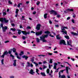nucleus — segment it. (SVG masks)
<instances>
[{"label": "nucleus", "instance_id": "20", "mask_svg": "<svg viewBox=\"0 0 78 78\" xmlns=\"http://www.w3.org/2000/svg\"><path fill=\"white\" fill-rule=\"evenodd\" d=\"M48 15V14L47 13H46V14H45L44 15V19H47V15Z\"/></svg>", "mask_w": 78, "mask_h": 78}, {"label": "nucleus", "instance_id": "51", "mask_svg": "<svg viewBox=\"0 0 78 78\" xmlns=\"http://www.w3.org/2000/svg\"><path fill=\"white\" fill-rule=\"evenodd\" d=\"M56 67H57L56 66H55L54 65V67L53 68L54 69H55V70H56Z\"/></svg>", "mask_w": 78, "mask_h": 78}, {"label": "nucleus", "instance_id": "48", "mask_svg": "<svg viewBox=\"0 0 78 78\" xmlns=\"http://www.w3.org/2000/svg\"><path fill=\"white\" fill-rule=\"evenodd\" d=\"M37 5H39L40 4V2L39 1L37 2V3H36Z\"/></svg>", "mask_w": 78, "mask_h": 78}, {"label": "nucleus", "instance_id": "31", "mask_svg": "<svg viewBox=\"0 0 78 78\" xmlns=\"http://www.w3.org/2000/svg\"><path fill=\"white\" fill-rule=\"evenodd\" d=\"M34 64L35 65L36 67H37V66H39V64H38V63H37L36 62H34Z\"/></svg>", "mask_w": 78, "mask_h": 78}, {"label": "nucleus", "instance_id": "22", "mask_svg": "<svg viewBox=\"0 0 78 78\" xmlns=\"http://www.w3.org/2000/svg\"><path fill=\"white\" fill-rule=\"evenodd\" d=\"M4 21L5 23H8L9 20H6V19L5 18H4Z\"/></svg>", "mask_w": 78, "mask_h": 78}, {"label": "nucleus", "instance_id": "9", "mask_svg": "<svg viewBox=\"0 0 78 78\" xmlns=\"http://www.w3.org/2000/svg\"><path fill=\"white\" fill-rule=\"evenodd\" d=\"M72 40H69V41H68L67 42V44L68 45H70V46H71V47H72V45H71L72 44Z\"/></svg>", "mask_w": 78, "mask_h": 78}, {"label": "nucleus", "instance_id": "35", "mask_svg": "<svg viewBox=\"0 0 78 78\" xmlns=\"http://www.w3.org/2000/svg\"><path fill=\"white\" fill-rule=\"evenodd\" d=\"M3 61H4V59H2L1 61L2 64V65H3V64H4V63H3Z\"/></svg>", "mask_w": 78, "mask_h": 78}, {"label": "nucleus", "instance_id": "19", "mask_svg": "<svg viewBox=\"0 0 78 78\" xmlns=\"http://www.w3.org/2000/svg\"><path fill=\"white\" fill-rule=\"evenodd\" d=\"M13 61L14 63H13V65L14 66H16V60H14Z\"/></svg>", "mask_w": 78, "mask_h": 78}, {"label": "nucleus", "instance_id": "3", "mask_svg": "<svg viewBox=\"0 0 78 78\" xmlns=\"http://www.w3.org/2000/svg\"><path fill=\"white\" fill-rule=\"evenodd\" d=\"M22 33L23 34V35H25L26 36H27V34H30V31H29L27 32V31H22Z\"/></svg>", "mask_w": 78, "mask_h": 78}, {"label": "nucleus", "instance_id": "59", "mask_svg": "<svg viewBox=\"0 0 78 78\" xmlns=\"http://www.w3.org/2000/svg\"><path fill=\"white\" fill-rule=\"evenodd\" d=\"M30 33H34V34L35 32H34L33 30H32L30 32Z\"/></svg>", "mask_w": 78, "mask_h": 78}, {"label": "nucleus", "instance_id": "11", "mask_svg": "<svg viewBox=\"0 0 78 78\" xmlns=\"http://www.w3.org/2000/svg\"><path fill=\"white\" fill-rule=\"evenodd\" d=\"M2 31L3 32H5L6 31V30L8 29V27L7 26H5L4 27L2 28Z\"/></svg>", "mask_w": 78, "mask_h": 78}, {"label": "nucleus", "instance_id": "63", "mask_svg": "<svg viewBox=\"0 0 78 78\" xmlns=\"http://www.w3.org/2000/svg\"><path fill=\"white\" fill-rule=\"evenodd\" d=\"M20 28H23V27L22 26V25H20Z\"/></svg>", "mask_w": 78, "mask_h": 78}, {"label": "nucleus", "instance_id": "18", "mask_svg": "<svg viewBox=\"0 0 78 78\" xmlns=\"http://www.w3.org/2000/svg\"><path fill=\"white\" fill-rule=\"evenodd\" d=\"M20 53L19 54L20 56H22L23 55H24V51H21L20 52Z\"/></svg>", "mask_w": 78, "mask_h": 78}, {"label": "nucleus", "instance_id": "1", "mask_svg": "<svg viewBox=\"0 0 78 78\" xmlns=\"http://www.w3.org/2000/svg\"><path fill=\"white\" fill-rule=\"evenodd\" d=\"M63 28H61L62 31H61V33H63V34H66V35H67V32L64 28L65 29H68V28L67 27H62Z\"/></svg>", "mask_w": 78, "mask_h": 78}, {"label": "nucleus", "instance_id": "42", "mask_svg": "<svg viewBox=\"0 0 78 78\" xmlns=\"http://www.w3.org/2000/svg\"><path fill=\"white\" fill-rule=\"evenodd\" d=\"M61 78H64L65 77H66V76L64 75H62L61 76Z\"/></svg>", "mask_w": 78, "mask_h": 78}, {"label": "nucleus", "instance_id": "62", "mask_svg": "<svg viewBox=\"0 0 78 78\" xmlns=\"http://www.w3.org/2000/svg\"><path fill=\"white\" fill-rule=\"evenodd\" d=\"M9 42V41H5V43H8Z\"/></svg>", "mask_w": 78, "mask_h": 78}, {"label": "nucleus", "instance_id": "5", "mask_svg": "<svg viewBox=\"0 0 78 78\" xmlns=\"http://www.w3.org/2000/svg\"><path fill=\"white\" fill-rule=\"evenodd\" d=\"M63 44V45H66V41H65V40H62L60 41L59 44L60 45H62Z\"/></svg>", "mask_w": 78, "mask_h": 78}, {"label": "nucleus", "instance_id": "36", "mask_svg": "<svg viewBox=\"0 0 78 78\" xmlns=\"http://www.w3.org/2000/svg\"><path fill=\"white\" fill-rule=\"evenodd\" d=\"M8 3L9 4H10V5H12V2L10 0L9 1Z\"/></svg>", "mask_w": 78, "mask_h": 78}, {"label": "nucleus", "instance_id": "50", "mask_svg": "<svg viewBox=\"0 0 78 78\" xmlns=\"http://www.w3.org/2000/svg\"><path fill=\"white\" fill-rule=\"evenodd\" d=\"M22 39H23V40H25V39H26V37H25L24 36H23V37H22Z\"/></svg>", "mask_w": 78, "mask_h": 78}, {"label": "nucleus", "instance_id": "4", "mask_svg": "<svg viewBox=\"0 0 78 78\" xmlns=\"http://www.w3.org/2000/svg\"><path fill=\"white\" fill-rule=\"evenodd\" d=\"M48 34H45L43 36V37L41 36L40 37V40L42 41V40L45 39V37H48Z\"/></svg>", "mask_w": 78, "mask_h": 78}, {"label": "nucleus", "instance_id": "10", "mask_svg": "<svg viewBox=\"0 0 78 78\" xmlns=\"http://www.w3.org/2000/svg\"><path fill=\"white\" fill-rule=\"evenodd\" d=\"M69 69L70 70V68H69V67L66 66V73L67 74H69Z\"/></svg>", "mask_w": 78, "mask_h": 78}, {"label": "nucleus", "instance_id": "14", "mask_svg": "<svg viewBox=\"0 0 78 78\" xmlns=\"http://www.w3.org/2000/svg\"><path fill=\"white\" fill-rule=\"evenodd\" d=\"M66 11H69V12H73V11H74V10L73 9H68L66 10Z\"/></svg>", "mask_w": 78, "mask_h": 78}, {"label": "nucleus", "instance_id": "57", "mask_svg": "<svg viewBox=\"0 0 78 78\" xmlns=\"http://www.w3.org/2000/svg\"><path fill=\"white\" fill-rule=\"evenodd\" d=\"M38 72H39V69H36V73H37Z\"/></svg>", "mask_w": 78, "mask_h": 78}, {"label": "nucleus", "instance_id": "24", "mask_svg": "<svg viewBox=\"0 0 78 78\" xmlns=\"http://www.w3.org/2000/svg\"><path fill=\"white\" fill-rule=\"evenodd\" d=\"M12 51L13 53H16V49L14 48H13Z\"/></svg>", "mask_w": 78, "mask_h": 78}, {"label": "nucleus", "instance_id": "64", "mask_svg": "<svg viewBox=\"0 0 78 78\" xmlns=\"http://www.w3.org/2000/svg\"><path fill=\"white\" fill-rule=\"evenodd\" d=\"M49 23L50 24H51L52 23V22L51 21V20H49Z\"/></svg>", "mask_w": 78, "mask_h": 78}, {"label": "nucleus", "instance_id": "44", "mask_svg": "<svg viewBox=\"0 0 78 78\" xmlns=\"http://www.w3.org/2000/svg\"><path fill=\"white\" fill-rule=\"evenodd\" d=\"M41 41H43V42H47V41L45 39L42 40H41Z\"/></svg>", "mask_w": 78, "mask_h": 78}, {"label": "nucleus", "instance_id": "13", "mask_svg": "<svg viewBox=\"0 0 78 78\" xmlns=\"http://www.w3.org/2000/svg\"><path fill=\"white\" fill-rule=\"evenodd\" d=\"M31 74V75H33L34 73L35 72H34L33 69H31L29 72Z\"/></svg>", "mask_w": 78, "mask_h": 78}, {"label": "nucleus", "instance_id": "16", "mask_svg": "<svg viewBox=\"0 0 78 78\" xmlns=\"http://www.w3.org/2000/svg\"><path fill=\"white\" fill-rule=\"evenodd\" d=\"M4 20H5V18H0V22H4Z\"/></svg>", "mask_w": 78, "mask_h": 78}, {"label": "nucleus", "instance_id": "60", "mask_svg": "<svg viewBox=\"0 0 78 78\" xmlns=\"http://www.w3.org/2000/svg\"><path fill=\"white\" fill-rule=\"evenodd\" d=\"M31 28L30 26H28L27 27V29H31Z\"/></svg>", "mask_w": 78, "mask_h": 78}, {"label": "nucleus", "instance_id": "49", "mask_svg": "<svg viewBox=\"0 0 78 78\" xmlns=\"http://www.w3.org/2000/svg\"><path fill=\"white\" fill-rule=\"evenodd\" d=\"M57 18H59V17H61V15H60L58 14L57 16Z\"/></svg>", "mask_w": 78, "mask_h": 78}, {"label": "nucleus", "instance_id": "38", "mask_svg": "<svg viewBox=\"0 0 78 78\" xmlns=\"http://www.w3.org/2000/svg\"><path fill=\"white\" fill-rule=\"evenodd\" d=\"M59 69H60V68L59 67L58 68V69H57L56 70V71H55V73H57V72H58V70H59Z\"/></svg>", "mask_w": 78, "mask_h": 78}, {"label": "nucleus", "instance_id": "41", "mask_svg": "<svg viewBox=\"0 0 78 78\" xmlns=\"http://www.w3.org/2000/svg\"><path fill=\"white\" fill-rule=\"evenodd\" d=\"M27 64H28V65L27 66V67H30V63H29L28 62H27Z\"/></svg>", "mask_w": 78, "mask_h": 78}, {"label": "nucleus", "instance_id": "40", "mask_svg": "<svg viewBox=\"0 0 78 78\" xmlns=\"http://www.w3.org/2000/svg\"><path fill=\"white\" fill-rule=\"evenodd\" d=\"M46 68H47V66H46L45 65L43 66V70H44V69H46Z\"/></svg>", "mask_w": 78, "mask_h": 78}, {"label": "nucleus", "instance_id": "27", "mask_svg": "<svg viewBox=\"0 0 78 78\" xmlns=\"http://www.w3.org/2000/svg\"><path fill=\"white\" fill-rule=\"evenodd\" d=\"M21 32L22 33V31L20 30H18V34H21Z\"/></svg>", "mask_w": 78, "mask_h": 78}, {"label": "nucleus", "instance_id": "8", "mask_svg": "<svg viewBox=\"0 0 78 78\" xmlns=\"http://www.w3.org/2000/svg\"><path fill=\"white\" fill-rule=\"evenodd\" d=\"M41 25L40 24H38L37 26V27H36V29L37 30H40V28H41Z\"/></svg>", "mask_w": 78, "mask_h": 78}, {"label": "nucleus", "instance_id": "37", "mask_svg": "<svg viewBox=\"0 0 78 78\" xmlns=\"http://www.w3.org/2000/svg\"><path fill=\"white\" fill-rule=\"evenodd\" d=\"M22 3H19V4H18L17 5V7L18 8H19V7H20V5H22Z\"/></svg>", "mask_w": 78, "mask_h": 78}, {"label": "nucleus", "instance_id": "23", "mask_svg": "<svg viewBox=\"0 0 78 78\" xmlns=\"http://www.w3.org/2000/svg\"><path fill=\"white\" fill-rule=\"evenodd\" d=\"M44 33L45 34H50V31H45Z\"/></svg>", "mask_w": 78, "mask_h": 78}, {"label": "nucleus", "instance_id": "25", "mask_svg": "<svg viewBox=\"0 0 78 78\" xmlns=\"http://www.w3.org/2000/svg\"><path fill=\"white\" fill-rule=\"evenodd\" d=\"M19 9H16V11L15 12L16 14H18L19 13Z\"/></svg>", "mask_w": 78, "mask_h": 78}, {"label": "nucleus", "instance_id": "21", "mask_svg": "<svg viewBox=\"0 0 78 78\" xmlns=\"http://www.w3.org/2000/svg\"><path fill=\"white\" fill-rule=\"evenodd\" d=\"M41 75H42V76H46V75H45V73H42L41 72Z\"/></svg>", "mask_w": 78, "mask_h": 78}, {"label": "nucleus", "instance_id": "17", "mask_svg": "<svg viewBox=\"0 0 78 78\" xmlns=\"http://www.w3.org/2000/svg\"><path fill=\"white\" fill-rule=\"evenodd\" d=\"M71 34H73V35H74V36H77V35H78V33L77 34L75 32H72Z\"/></svg>", "mask_w": 78, "mask_h": 78}, {"label": "nucleus", "instance_id": "29", "mask_svg": "<svg viewBox=\"0 0 78 78\" xmlns=\"http://www.w3.org/2000/svg\"><path fill=\"white\" fill-rule=\"evenodd\" d=\"M10 57H12L13 59H14V55L11 54L10 55Z\"/></svg>", "mask_w": 78, "mask_h": 78}, {"label": "nucleus", "instance_id": "26", "mask_svg": "<svg viewBox=\"0 0 78 78\" xmlns=\"http://www.w3.org/2000/svg\"><path fill=\"white\" fill-rule=\"evenodd\" d=\"M65 38L66 39H69L70 38H69V37L68 35H65Z\"/></svg>", "mask_w": 78, "mask_h": 78}, {"label": "nucleus", "instance_id": "34", "mask_svg": "<svg viewBox=\"0 0 78 78\" xmlns=\"http://www.w3.org/2000/svg\"><path fill=\"white\" fill-rule=\"evenodd\" d=\"M16 29L14 28V29L13 28H11V30H12L13 31H16Z\"/></svg>", "mask_w": 78, "mask_h": 78}, {"label": "nucleus", "instance_id": "56", "mask_svg": "<svg viewBox=\"0 0 78 78\" xmlns=\"http://www.w3.org/2000/svg\"><path fill=\"white\" fill-rule=\"evenodd\" d=\"M1 26L2 27V28H3L4 27H3V24L2 23L1 24Z\"/></svg>", "mask_w": 78, "mask_h": 78}, {"label": "nucleus", "instance_id": "30", "mask_svg": "<svg viewBox=\"0 0 78 78\" xmlns=\"http://www.w3.org/2000/svg\"><path fill=\"white\" fill-rule=\"evenodd\" d=\"M34 57H32V58H31V60H30V61H31V62H34Z\"/></svg>", "mask_w": 78, "mask_h": 78}, {"label": "nucleus", "instance_id": "15", "mask_svg": "<svg viewBox=\"0 0 78 78\" xmlns=\"http://www.w3.org/2000/svg\"><path fill=\"white\" fill-rule=\"evenodd\" d=\"M56 38L58 40H60L61 39V37H59V35H57L56 36Z\"/></svg>", "mask_w": 78, "mask_h": 78}, {"label": "nucleus", "instance_id": "61", "mask_svg": "<svg viewBox=\"0 0 78 78\" xmlns=\"http://www.w3.org/2000/svg\"><path fill=\"white\" fill-rule=\"evenodd\" d=\"M58 65V63H54V66H56Z\"/></svg>", "mask_w": 78, "mask_h": 78}, {"label": "nucleus", "instance_id": "12", "mask_svg": "<svg viewBox=\"0 0 78 78\" xmlns=\"http://www.w3.org/2000/svg\"><path fill=\"white\" fill-rule=\"evenodd\" d=\"M22 58H25V60H27V59H28V58H29V57L25 55H24L22 56Z\"/></svg>", "mask_w": 78, "mask_h": 78}, {"label": "nucleus", "instance_id": "47", "mask_svg": "<svg viewBox=\"0 0 78 78\" xmlns=\"http://www.w3.org/2000/svg\"><path fill=\"white\" fill-rule=\"evenodd\" d=\"M16 58L19 59H21V58L18 56H16Z\"/></svg>", "mask_w": 78, "mask_h": 78}, {"label": "nucleus", "instance_id": "43", "mask_svg": "<svg viewBox=\"0 0 78 78\" xmlns=\"http://www.w3.org/2000/svg\"><path fill=\"white\" fill-rule=\"evenodd\" d=\"M58 74H59V78H61V71H60L59 72Z\"/></svg>", "mask_w": 78, "mask_h": 78}, {"label": "nucleus", "instance_id": "55", "mask_svg": "<svg viewBox=\"0 0 78 78\" xmlns=\"http://www.w3.org/2000/svg\"><path fill=\"white\" fill-rule=\"evenodd\" d=\"M43 62V64H44L46 63L47 64V62L46 61H44Z\"/></svg>", "mask_w": 78, "mask_h": 78}, {"label": "nucleus", "instance_id": "52", "mask_svg": "<svg viewBox=\"0 0 78 78\" xmlns=\"http://www.w3.org/2000/svg\"><path fill=\"white\" fill-rule=\"evenodd\" d=\"M55 26L56 28H59V25H55Z\"/></svg>", "mask_w": 78, "mask_h": 78}, {"label": "nucleus", "instance_id": "45", "mask_svg": "<svg viewBox=\"0 0 78 78\" xmlns=\"http://www.w3.org/2000/svg\"><path fill=\"white\" fill-rule=\"evenodd\" d=\"M66 70V69H63V70H60V71L61 72V73H63V72H64V71H65V70Z\"/></svg>", "mask_w": 78, "mask_h": 78}, {"label": "nucleus", "instance_id": "33", "mask_svg": "<svg viewBox=\"0 0 78 78\" xmlns=\"http://www.w3.org/2000/svg\"><path fill=\"white\" fill-rule=\"evenodd\" d=\"M73 18H75L76 17V15H75V14L74 13H73Z\"/></svg>", "mask_w": 78, "mask_h": 78}, {"label": "nucleus", "instance_id": "54", "mask_svg": "<svg viewBox=\"0 0 78 78\" xmlns=\"http://www.w3.org/2000/svg\"><path fill=\"white\" fill-rule=\"evenodd\" d=\"M71 22H72L73 23H75V21L74 20H73V19L72 20H71Z\"/></svg>", "mask_w": 78, "mask_h": 78}, {"label": "nucleus", "instance_id": "46", "mask_svg": "<svg viewBox=\"0 0 78 78\" xmlns=\"http://www.w3.org/2000/svg\"><path fill=\"white\" fill-rule=\"evenodd\" d=\"M6 13L5 12H3V16H6Z\"/></svg>", "mask_w": 78, "mask_h": 78}, {"label": "nucleus", "instance_id": "39", "mask_svg": "<svg viewBox=\"0 0 78 78\" xmlns=\"http://www.w3.org/2000/svg\"><path fill=\"white\" fill-rule=\"evenodd\" d=\"M53 59H50V61L49 62L50 63H51V64H52L53 63Z\"/></svg>", "mask_w": 78, "mask_h": 78}, {"label": "nucleus", "instance_id": "2", "mask_svg": "<svg viewBox=\"0 0 78 78\" xmlns=\"http://www.w3.org/2000/svg\"><path fill=\"white\" fill-rule=\"evenodd\" d=\"M50 14H54V16H56L58 14V13L56 12V11L53 10H52L49 11Z\"/></svg>", "mask_w": 78, "mask_h": 78}, {"label": "nucleus", "instance_id": "32", "mask_svg": "<svg viewBox=\"0 0 78 78\" xmlns=\"http://www.w3.org/2000/svg\"><path fill=\"white\" fill-rule=\"evenodd\" d=\"M41 40L40 39H39L38 38H37V42L39 43V42H40V40Z\"/></svg>", "mask_w": 78, "mask_h": 78}, {"label": "nucleus", "instance_id": "28", "mask_svg": "<svg viewBox=\"0 0 78 78\" xmlns=\"http://www.w3.org/2000/svg\"><path fill=\"white\" fill-rule=\"evenodd\" d=\"M47 73L48 74L50 73V69H47L46 71Z\"/></svg>", "mask_w": 78, "mask_h": 78}, {"label": "nucleus", "instance_id": "7", "mask_svg": "<svg viewBox=\"0 0 78 78\" xmlns=\"http://www.w3.org/2000/svg\"><path fill=\"white\" fill-rule=\"evenodd\" d=\"M10 54V55H11V51L9 50L8 51V52L7 51H5L4 52V54L5 55H8V54Z\"/></svg>", "mask_w": 78, "mask_h": 78}, {"label": "nucleus", "instance_id": "6", "mask_svg": "<svg viewBox=\"0 0 78 78\" xmlns=\"http://www.w3.org/2000/svg\"><path fill=\"white\" fill-rule=\"evenodd\" d=\"M42 34V31H41L39 32H37L35 33L36 36H40Z\"/></svg>", "mask_w": 78, "mask_h": 78}, {"label": "nucleus", "instance_id": "53", "mask_svg": "<svg viewBox=\"0 0 78 78\" xmlns=\"http://www.w3.org/2000/svg\"><path fill=\"white\" fill-rule=\"evenodd\" d=\"M38 56H45V55H38Z\"/></svg>", "mask_w": 78, "mask_h": 78}, {"label": "nucleus", "instance_id": "58", "mask_svg": "<svg viewBox=\"0 0 78 78\" xmlns=\"http://www.w3.org/2000/svg\"><path fill=\"white\" fill-rule=\"evenodd\" d=\"M48 55L50 56H51V55H53V53H48Z\"/></svg>", "mask_w": 78, "mask_h": 78}]
</instances>
